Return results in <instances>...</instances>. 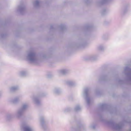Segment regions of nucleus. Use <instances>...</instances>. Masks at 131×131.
Returning a JSON list of instances; mask_svg holds the SVG:
<instances>
[{
    "label": "nucleus",
    "instance_id": "f257e3e1",
    "mask_svg": "<svg viewBox=\"0 0 131 131\" xmlns=\"http://www.w3.org/2000/svg\"><path fill=\"white\" fill-rule=\"evenodd\" d=\"M26 57L27 59L32 63H36L39 61L37 56L33 51H30L28 52Z\"/></svg>",
    "mask_w": 131,
    "mask_h": 131
},
{
    "label": "nucleus",
    "instance_id": "f03ea898",
    "mask_svg": "<svg viewBox=\"0 0 131 131\" xmlns=\"http://www.w3.org/2000/svg\"><path fill=\"white\" fill-rule=\"evenodd\" d=\"M107 123L113 130H118L121 129L122 127V125L121 124H118L112 121L107 122Z\"/></svg>",
    "mask_w": 131,
    "mask_h": 131
},
{
    "label": "nucleus",
    "instance_id": "7ed1b4c3",
    "mask_svg": "<svg viewBox=\"0 0 131 131\" xmlns=\"http://www.w3.org/2000/svg\"><path fill=\"white\" fill-rule=\"evenodd\" d=\"M89 91V89L88 88H85L84 90L83 93V95L86 101L88 104H89L90 102V99L89 97L88 92Z\"/></svg>",
    "mask_w": 131,
    "mask_h": 131
},
{
    "label": "nucleus",
    "instance_id": "20e7f679",
    "mask_svg": "<svg viewBox=\"0 0 131 131\" xmlns=\"http://www.w3.org/2000/svg\"><path fill=\"white\" fill-rule=\"evenodd\" d=\"M21 128L24 131H33L32 128L29 125L23 124L21 126Z\"/></svg>",
    "mask_w": 131,
    "mask_h": 131
},
{
    "label": "nucleus",
    "instance_id": "39448f33",
    "mask_svg": "<svg viewBox=\"0 0 131 131\" xmlns=\"http://www.w3.org/2000/svg\"><path fill=\"white\" fill-rule=\"evenodd\" d=\"M23 113V110L21 109H19L16 112L15 117L17 118H20L22 116Z\"/></svg>",
    "mask_w": 131,
    "mask_h": 131
},
{
    "label": "nucleus",
    "instance_id": "423d86ee",
    "mask_svg": "<svg viewBox=\"0 0 131 131\" xmlns=\"http://www.w3.org/2000/svg\"><path fill=\"white\" fill-rule=\"evenodd\" d=\"M32 101L35 104L37 105H38L40 103V101L39 99V96H34L32 97Z\"/></svg>",
    "mask_w": 131,
    "mask_h": 131
},
{
    "label": "nucleus",
    "instance_id": "0eeeda50",
    "mask_svg": "<svg viewBox=\"0 0 131 131\" xmlns=\"http://www.w3.org/2000/svg\"><path fill=\"white\" fill-rule=\"evenodd\" d=\"M40 121L41 125L43 128H44L46 126V122L43 117H41L40 118Z\"/></svg>",
    "mask_w": 131,
    "mask_h": 131
},
{
    "label": "nucleus",
    "instance_id": "6e6552de",
    "mask_svg": "<svg viewBox=\"0 0 131 131\" xmlns=\"http://www.w3.org/2000/svg\"><path fill=\"white\" fill-rule=\"evenodd\" d=\"M66 84L70 86H73L76 84V83L74 81H67L66 82Z\"/></svg>",
    "mask_w": 131,
    "mask_h": 131
},
{
    "label": "nucleus",
    "instance_id": "1a4fd4ad",
    "mask_svg": "<svg viewBox=\"0 0 131 131\" xmlns=\"http://www.w3.org/2000/svg\"><path fill=\"white\" fill-rule=\"evenodd\" d=\"M19 101V97H16L11 100V102L14 103H16Z\"/></svg>",
    "mask_w": 131,
    "mask_h": 131
},
{
    "label": "nucleus",
    "instance_id": "9d476101",
    "mask_svg": "<svg viewBox=\"0 0 131 131\" xmlns=\"http://www.w3.org/2000/svg\"><path fill=\"white\" fill-rule=\"evenodd\" d=\"M14 117H15V116L13 114H8L6 116V119L8 120L12 119Z\"/></svg>",
    "mask_w": 131,
    "mask_h": 131
},
{
    "label": "nucleus",
    "instance_id": "9b49d317",
    "mask_svg": "<svg viewBox=\"0 0 131 131\" xmlns=\"http://www.w3.org/2000/svg\"><path fill=\"white\" fill-rule=\"evenodd\" d=\"M19 89V87L18 86H14L11 87L10 88V90L11 92L17 90Z\"/></svg>",
    "mask_w": 131,
    "mask_h": 131
},
{
    "label": "nucleus",
    "instance_id": "f8f14e48",
    "mask_svg": "<svg viewBox=\"0 0 131 131\" xmlns=\"http://www.w3.org/2000/svg\"><path fill=\"white\" fill-rule=\"evenodd\" d=\"M53 91L56 94H59L61 92L60 90L58 88H54L53 90Z\"/></svg>",
    "mask_w": 131,
    "mask_h": 131
},
{
    "label": "nucleus",
    "instance_id": "ddd939ff",
    "mask_svg": "<svg viewBox=\"0 0 131 131\" xmlns=\"http://www.w3.org/2000/svg\"><path fill=\"white\" fill-rule=\"evenodd\" d=\"M28 106L27 104H24L22 105L21 108L20 109L23 110V111L24 110L27 108Z\"/></svg>",
    "mask_w": 131,
    "mask_h": 131
},
{
    "label": "nucleus",
    "instance_id": "4468645a",
    "mask_svg": "<svg viewBox=\"0 0 131 131\" xmlns=\"http://www.w3.org/2000/svg\"><path fill=\"white\" fill-rule=\"evenodd\" d=\"M68 70L67 69H63L60 71V73L63 74H65L68 73Z\"/></svg>",
    "mask_w": 131,
    "mask_h": 131
},
{
    "label": "nucleus",
    "instance_id": "2eb2a0df",
    "mask_svg": "<svg viewBox=\"0 0 131 131\" xmlns=\"http://www.w3.org/2000/svg\"><path fill=\"white\" fill-rule=\"evenodd\" d=\"M39 2L38 0H35L33 3V5L34 6L37 7L39 6Z\"/></svg>",
    "mask_w": 131,
    "mask_h": 131
},
{
    "label": "nucleus",
    "instance_id": "dca6fc26",
    "mask_svg": "<svg viewBox=\"0 0 131 131\" xmlns=\"http://www.w3.org/2000/svg\"><path fill=\"white\" fill-rule=\"evenodd\" d=\"M19 74L20 76H25L26 74V72L24 71H20L19 72Z\"/></svg>",
    "mask_w": 131,
    "mask_h": 131
},
{
    "label": "nucleus",
    "instance_id": "f3484780",
    "mask_svg": "<svg viewBox=\"0 0 131 131\" xmlns=\"http://www.w3.org/2000/svg\"><path fill=\"white\" fill-rule=\"evenodd\" d=\"M81 107L79 105H77L75 107L74 110L75 111H78L81 109Z\"/></svg>",
    "mask_w": 131,
    "mask_h": 131
},
{
    "label": "nucleus",
    "instance_id": "a211bd4d",
    "mask_svg": "<svg viewBox=\"0 0 131 131\" xmlns=\"http://www.w3.org/2000/svg\"><path fill=\"white\" fill-rule=\"evenodd\" d=\"M24 9V8L22 6H19L18 7V10L21 12Z\"/></svg>",
    "mask_w": 131,
    "mask_h": 131
},
{
    "label": "nucleus",
    "instance_id": "6ab92c4d",
    "mask_svg": "<svg viewBox=\"0 0 131 131\" xmlns=\"http://www.w3.org/2000/svg\"><path fill=\"white\" fill-rule=\"evenodd\" d=\"M127 75L128 77V80L131 82V73H128Z\"/></svg>",
    "mask_w": 131,
    "mask_h": 131
},
{
    "label": "nucleus",
    "instance_id": "aec40b11",
    "mask_svg": "<svg viewBox=\"0 0 131 131\" xmlns=\"http://www.w3.org/2000/svg\"><path fill=\"white\" fill-rule=\"evenodd\" d=\"M90 127L91 128H93V129H94L95 127V126L94 125H90Z\"/></svg>",
    "mask_w": 131,
    "mask_h": 131
},
{
    "label": "nucleus",
    "instance_id": "412c9836",
    "mask_svg": "<svg viewBox=\"0 0 131 131\" xmlns=\"http://www.w3.org/2000/svg\"><path fill=\"white\" fill-rule=\"evenodd\" d=\"M130 70L128 68V67H126V68H125V70L126 71H129Z\"/></svg>",
    "mask_w": 131,
    "mask_h": 131
},
{
    "label": "nucleus",
    "instance_id": "4be33fe9",
    "mask_svg": "<svg viewBox=\"0 0 131 131\" xmlns=\"http://www.w3.org/2000/svg\"><path fill=\"white\" fill-rule=\"evenodd\" d=\"M69 110V108H66L65 110V112H67Z\"/></svg>",
    "mask_w": 131,
    "mask_h": 131
},
{
    "label": "nucleus",
    "instance_id": "5701e85b",
    "mask_svg": "<svg viewBox=\"0 0 131 131\" xmlns=\"http://www.w3.org/2000/svg\"><path fill=\"white\" fill-rule=\"evenodd\" d=\"M103 49V47H100L99 48V49L100 50H102Z\"/></svg>",
    "mask_w": 131,
    "mask_h": 131
},
{
    "label": "nucleus",
    "instance_id": "b1692460",
    "mask_svg": "<svg viewBox=\"0 0 131 131\" xmlns=\"http://www.w3.org/2000/svg\"><path fill=\"white\" fill-rule=\"evenodd\" d=\"M92 56H90L89 57V59H92Z\"/></svg>",
    "mask_w": 131,
    "mask_h": 131
},
{
    "label": "nucleus",
    "instance_id": "393cba45",
    "mask_svg": "<svg viewBox=\"0 0 131 131\" xmlns=\"http://www.w3.org/2000/svg\"><path fill=\"white\" fill-rule=\"evenodd\" d=\"M106 1V0H103V3H105Z\"/></svg>",
    "mask_w": 131,
    "mask_h": 131
},
{
    "label": "nucleus",
    "instance_id": "a878e982",
    "mask_svg": "<svg viewBox=\"0 0 131 131\" xmlns=\"http://www.w3.org/2000/svg\"><path fill=\"white\" fill-rule=\"evenodd\" d=\"M81 46H84V44L83 43H81Z\"/></svg>",
    "mask_w": 131,
    "mask_h": 131
},
{
    "label": "nucleus",
    "instance_id": "bb28decb",
    "mask_svg": "<svg viewBox=\"0 0 131 131\" xmlns=\"http://www.w3.org/2000/svg\"><path fill=\"white\" fill-rule=\"evenodd\" d=\"M2 94L1 92H0V96H1Z\"/></svg>",
    "mask_w": 131,
    "mask_h": 131
}]
</instances>
